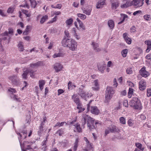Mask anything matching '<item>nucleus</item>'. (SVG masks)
<instances>
[{
  "label": "nucleus",
  "mask_w": 151,
  "mask_h": 151,
  "mask_svg": "<svg viewBox=\"0 0 151 151\" xmlns=\"http://www.w3.org/2000/svg\"><path fill=\"white\" fill-rule=\"evenodd\" d=\"M147 95L148 96H151V88H149L147 89Z\"/></svg>",
  "instance_id": "64"
},
{
  "label": "nucleus",
  "mask_w": 151,
  "mask_h": 151,
  "mask_svg": "<svg viewBox=\"0 0 151 151\" xmlns=\"http://www.w3.org/2000/svg\"><path fill=\"white\" fill-rule=\"evenodd\" d=\"M63 54L61 52L55 53L53 55L52 57L55 58L57 57H60L63 56Z\"/></svg>",
  "instance_id": "44"
},
{
  "label": "nucleus",
  "mask_w": 151,
  "mask_h": 151,
  "mask_svg": "<svg viewBox=\"0 0 151 151\" xmlns=\"http://www.w3.org/2000/svg\"><path fill=\"white\" fill-rule=\"evenodd\" d=\"M135 88H129V91L128 92V97L129 98H131L133 94Z\"/></svg>",
  "instance_id": "29"
},
{
  "label": "nucleus",
  "mask_w": 151,
  "mask_h": 151,
  "mask_svg": "<svg viewBox=\"0 0 151 151\" xmlns=\"http://www.w3.org/2000/svg\"><path fill=\"white\" fill-rule=\"evenodd\" d=\"M28 72L30 73V76L32 78H34L35 76V74L34 73V72L32 70H28Z\"/></svg>",
  "instance_id": "58"
},
{
  "label": "nucleus",
  "mask_w": 151,
  "mask_h": 151,
  "mask_svg": "<svg viewBox=\"0 0 151 151\" xmlns=\"http://www.w3.org/2000/svg\"><path fill=\"white\" fill-rule=\"evenodd\" d=\"M72 98L77 105L81 103L79 99L78 98V96L76 94H74L72 96Z\"/></svg>",
  "instance_id": "22"
},
{
  "label": "nucleus",
  "mask_w": 151,
  "mask_h": 151,
  "mask_svg": "<svg viewBox=\"0 0 151 151\" xmlns=\"http://www.w3.org/2000/svg\"><path fill=\"white\" fill-rule=\"evenodd\" d=\"M93 86L92 88L93 91H97L99 90V81L97 79L95 80L92 83Z\"/></svg>",
  "instance_id": "10"
},
{
  "label": "nucleus",
  "mask_w": 151,
  "mask_h": 151,
  "mask_svg": "<svg viewBox=\"0 0 151 151\" xmlns=\"http://www.w3.org/2000/svg\"><path fill=\"white\" fill-rule=\"evenodd\" d=\"M18 47L19 51H23L24 50V47L22 42H20L18 44Z\"/></svg>",
  "instance_id": "32"
},
{
  "label": "nucleus",
  "mask_w": 151,
  "mask_h": 151,
  "mask_svg": "<svg viewBox=\"0 0 151 151\" xmlns=\"http://www.w3.org/2000/svg\"><path fill=\"white\" fill-rule=\"evenodd\" d=\"M80 95L82 98L85 100L87 99L89 97H91L92 96L91 93H88V92H86L84 91H82L80 92Z\"/></svg>",
  "instance_id": "9"
},
{
  "label": "nucleus",
  "mask_w": 151,
  "mask_h": 151,
  "mask_svg": "<svg viewBox=\"0 0 151 151\" xmlns=\"http://www.w3.org/2000/svg\"><path fill=\"white\" fill-rule=\"evenodd\" d=\"M91 45L92 46L93 50L96 52H99L101 50V49L99 47V44L98 43L92 42Z\"/></svg>",
  "instance_id": "15"
},
{
  "label": "nucleus",
  "mask_w": 151,
  "mask_h": 151,
  "mask_svg": "<svg viewBox=\"0 0 151 151\" xmlns=\"http://www.w3.org/2000/svg\"><path fill=\"white\" fill-rule=\"evenodd\" d=\"M146 116L144 114H141L139 116V118L140 120H143L146 119Z\"/></svg>",
  "instance_id": "63"
},
{
  "label": "nucleus",
  "mask_w": 151,
  "mask_h": 151,
  "mask_svg": "<svg viewBox=\"0 0 151 151\" xmlns=\"http://www.w3.org/2000/svg\"><path fill=\"white\" fill-rule=\"evenodd\" d=\"M31 0H25L24 1V4H22L20 6V7H23L27 8L28 9H29V6L28 3V2H29Z\"/></svg>",
  "instance_id": "26"
},
{
  "label": "nucleus",
  "mask_w": 151,
  "mask_h": 151,
  "mask_svg": "<svg viewBox=\"0 0 151 151\" xmlns=\"http://www.w3.org/2000/svg\"><path fill=\"white\" fill-rule=\"evenodd\" d=\"M15 9V6H14L10 7L8 9L7 12L9 14H12L14 12Z\"/></svg>",
  "instance_id": "33"
},
{
  "label": "nucleus",
  "mask_w": 151,
  "mask_h": 151,
  "mask_svg": "<svg viewBox=\"0 0 151 151\" xmlns=\"http://www.w3.org/2000/svg\"><path fill=\"white\" fill-rule=\"evenodd\" d=\"M61 14V13L60 11H52L51 12V17H53L54 15H58Z\"/></svg>",
  "instance_id": "47"
},
{
  "label": "nucleus",
  "mask_w": 151,
  "mask_h": 151,
  "mask_svg": "<svg viewBox=\"0 0 151 151\" xmlns=\"http://www.w3.org/2000/svg\"><path fill=\"white\" fill-rule=\"evenodd\" d=\"M28 73V70L24 71L22 75V78L25 79L26 78L27 74Z\"/></svg>",
  "instance_id": "56"
},
{
  "label": "nucleus",
  "mask_w": 151,
  "mask_h": 151,
  "mask_svg": "<svg viewBox=\"0 0 151 151\" xmlns=\"http://www.w3.org/2000/svg\"><path fill=\"white\" fill-rule=\"evenodd\" d=\"M108 24L109 27L110 29H113L114 26V22L112 20H109L108 22Z\"/></svg>",
  "instance_id": "31"
},
{
  "label": "nucleus",
  "mask_w": 151,
  "mask_h": 151,
  "mask_svg": "<svg viewBox=\"0 0 151 151\" xmlns=\"http://www.w3.org/2000/svg\"><path fill=\"white\" fill-rule=\"evenodd\" d=\"M48 18V16L46 15L41 17L40 15H38L37 17V20L38 21L40 19V24H43Z\"/></svg>",
  "instance_id": "12"
},
{
  "label": "nucleus",
  "mask_w": 151,
  "mask_h": 151,
  "mask_svg": "<svg viewBox=\"0 0 151 151\" xmlns=\"http://www.w3.org/2000/svg\"><path fill=\"white\" fill-rule=\"evenodd\" d=\"M146 87V82L144 80H141L139 83V89L141 91L145 90Z\"/></svg>",
  "instance_id": "16"
},
{
  "label": "nucleus",
  "mask_w": 151,
  "mask_h": 151,
  "mask_svg": "<svg viewBox=\"0 0 151 151\" xmlns=\"http://www.w3.org/2000/svg\"><path fill=\"white\" fill-rule=\"evenodd\" d=\"M30 28L31 27L30 26H27L26 29L23 33V34L25 35H27L28 34L29 32L30 31Z\"/></svg>",
  "instance_id": "46"
},
{
  "label": "nucleus",
  "mask_w": 151,
  "mask_h": 151,
  "mask_svg": "<svg viewBox=\"0 0 151 151\" xmlns=\"http://www.w3.org/2000/svg\"><path fill=\"white\" fill-rule=\"evenodd\" d=\"M115 93L113 88L110 87H107L106 91L105 102L108 104L112 98L113 95Z\"/></svg>",
  "instance_id": "4"
},
{
  "label": "nucleus",
  "mask_w": 151,
  "mask_h": 151,
  "mask_svg": "<svg viewBox=\"0 0 151 151\" xmlns=\"http://www.w3.org/2000/svg\"><path fill=\"white\" fill-rule=\"evenodd\" d=\"M121 17L123 18V19L121 22L118 23V24H120L122 23L124 21L125 19L127 18L128 17V16L124 14H121Z\"/></svg>",
  "instance_id": "45"
},
{
  "label": "nucleus",
  "mask_w": 151,
  "mask_h": 151,
  "mask_svg": "<svg viewBox=\"0 0 151 151\" xmlns=\"http://www.w3.org/2000/svg\"><path fill=\"white\" fill-rule=\"evenodd\" d=\"M8 91L11 94L15 93L17 91L14 88H10L8 89Z\"/></svg>",
  "instance_id": "50"
},
{
  "label": "nucleus",
  "mask_w": 151,
  "mask_h": 151,
  "mask_svg": "<svg viewBox=\"0 0 151 151\" xmlns=\"http://www.w3.org/2000/svg\"><path fill=\"white\" fill-rule=\"evenodd\" d=\"M45 83V81L43 80H40L39 81V85L40 90H42L43 88V86Z\"/></svg>",
  "instance_id": "27"
},
{
  "label": "nucleus",
  "mask_w": 151,
  "mask_h": 151,
  "mask_svg": "<svg viewBox=\"0 0 151 151\" xmlns=\"http://www.w3.org/2000/svg\"><path fill=\"white\" fill-rule=\"evenodd\" d=\"M65 92V90L62 89H60L58 90V95L59 96L60 94L63 93Z\"/></svg>",
  "instance_id": "55"
},
{
  "label": "nucleus",
  "mask_w": 151,
  "mask_h": 151,
  "mask_svg": "<svg viewBox=\"0 0 151 151\" xmlns=\"http://www.w3.org/2000/svg\"><path fill=\"white\" fill-rule=\"evenodd\" d=\"M136 146L142 151L144 150V148L142 147V145L140 143L138 142L136 143L135 144Z\"/></svg>",
  "instance_id": "35"
},
{
  "label": "nucleus",
  "mask_w": 151,
  "mask_h": 151,
  "mask_svg": "<svg viewBox=\"0 0 151 151\" xmlns=\"http://www.w3.org/2000/svg\"><path fill=\"white\" fill-rule=\"evenodd\" d=\"M57 16H55L51 20L49 21L48 23H53V22H55L57 20Z\"/></svg>",
  "instance_id": "57"
},
{
  "label": "nucleus",
  "mask_w": 151,
  "mask_h": 151,
  "mask_svg": "<svg viewBox=\"0 0 151 151\" xmlns=\"http://www.w3.org/2000/svg\"><path fill=\"white\" fill-rule=\"evenodd\" d=\"M118 85V83L116 81V78H114L113 80V86L114 87H116Z\"/></svg>",
  "instance_id": "59"
},
{
  "label": "nucleus",
  "mask_w": 151,
  "mask_h": 151,
  "mask_svg": "<svg viewBox=\"0 0 151 151\" xmlns=\"http://www.w3.org/2000/svg\"><path fill=\"white\" fill-rule=\"evenodd\" d=\"M106 66L104 64L99 65L98 66V70L101 73H103L105 69Z\"/></svg>",
  "instance_id": "24"
},
{
  "label": "nucleus",
  "mask_w": 151,
  "mask_h": 151,
  "mask_svg": "<svg viewBox=\"0 0 151 151\" xmlns=\"http://www.w3.org/2000/svg\"><path fill=\"white\" fill-rule=\"evenodd\" d=\"M33 144V143L32 142H28L26 141L24 142L22 145L23 147H25L27 150H29L32 149L31 146Z\"/></svg>",
  "instance_id": "17"
},
{
  "label": "nucleus",
  "mask_w": 151,
  "mask_h": 151,
  "mask_svg": "<svg viewBox=\"0 0 151 151\" xmlns=\"http://www.w3.org/2000/svg\"><path fill=\"white\" fill-rule=\"evenodd\" d=\"M62 45L65 47H68L69 49L73 51L77 50V42L72 39H67L65 37L62 40Z\"/></svg>",
  "instance_id": "1"
},
{
  "label": "nucleus",
  "mask_w": 151,
  "mask_h": 151,
  "mask_svg": "<svg viewBox=\"0 0 151 151\" xmlns=\"http://www.w3.org/2000/svg\"><path fill=\"white\" fill-rule=\"evenodd\" d=\"M89 9H86L83 7H81V9L83 11V13L86 14L87 15H90L91 14L92 10V6L90 5L89 6Z\"/></svg>",
  "instance_id": "18"
},
{
  "label": "nucleus",
  "mask_w": 151,
  "mask_h": 151,
  "mask_svg": "<svg viewBox=\"0 0 151 151\" xmlns=\"http://www.w3.org/2000/svg\"><path fill=\"white\" fill-rule=\"evenodd\" d=\"M77 105V108L78 110V113L82 112L85 110V108L82 106L81 103L78 104Z\"/></svg>",
  "instance_id": "23"
},
{
  "label": "nucleus",
  "mask_w": 151,
  "mask_h": 151,
  "mask_svg": "<svg viewBox=\"0 0 151 151\" xmlns=\"http://www.w3.org/2000/svg\"><path fill=\"white\" fill-rule=\"evenodd\" d=\"M64 33L65 36L67 37V39H69L68 38L70 37V35L69 32L68 30H65Z\"/></svg>",
  "instance_id": "61"
},
{
  "label": "nucleus",
  "mask_w": 151,
  "mask_h": 151,
  "mask_svg": "<svg viewBox=\"0 0 151 151\" xmlns=\"http://www.w3.org/2000/svg\"><path fill=\"white\" fill-rule=\"evenodd\" d=\"M110 131L111 132H119L120 131L118 128L115 126L112 127L111 129H110Z\"/></svg>",
  "instance_id": "40"
},
{
  "label": "nucleus",
  "mask_w": 151,
  "mask_h": 151,
  "mask_svg": "<svg viewBox=\"0 0 151 151\" xmlns=\"http://www.w3.org/2000/svg\"><path fill=\"white\" fill-rule=\"evenodd\" d=\"M15 77H10L9 78V80L11 81L13 83V84H15Z\"/></svg>",
  "instance_id": "62"
},
{
  "label": "nucleus",
  "mask_w": 151,
  "mask_h": 151,
  "mask_svg": "<svg viewBox=\"0 0 151 151\" xmlns=\"http://www.w3.org/2000/svg\"><path fill=\"white\" fill-rule=\"evenodd\" d=\"M78 139L77 138L75 142V144L74 146L73 149L75 151H76L77 149V147L78 146Z\"/></svg>",
  "instance_id": "51"
},
{
  "label": "nucleus",
  "mask_w": 151,
  "mask_h": 151,
  "mask_svg": "<svg viewBox=\"0 0 151 151\" xmlns=\"http://www.w3.org/2000/svg\"><path fill=\"white\" fill-rule=\"evenodd\" d=\"M76 21L74 23V25L79 30H83L85 29V26L83 23L78 18H77Z\"/></svg>",
  "instance_id": "5"
},
{
  "label": "nucleus",
  "mask_w": 151,
  "mask_h": 151,
  "mask_svg": "<svg viewBox=\"0 0 151 151\" xmlns=\"http://www.w3.org/2000/svg\"><path fill=\"white\" fill-rule=\"evenodd\" d=\"M27 131H26L22 132L21 134L19 133H17V134L19 135V137H18V139L20 144V145L22 149V151H26V150L23 149L24 147H23V146L22 145H21V139H22V137L23 138V139H25L26 138L27 136Z\"/></svg>",
  "instance_id": "8"
},
{
  "label": "nucleus",
  "mask_w": 151,
  "mask_h": 151,
  "mask_svg": "<svg viewBox=\"0 0 151 151\" xmlns=\"http://www.w3.org/2000/svg\"><path fill=\"white\" fill-rule=\"evenodd\" d=\"M82 117L83 118L82 121H83L84 124H86L87 120L88 127L90 130H92L93 129H96V127L93 126L94 121V119H93L85 114L83 115Z\"/></svg>",
  "instance_id": "3"
},
{
  "label": "nucleus",
  "mask_w": 151,
  "mask_h": 151,
  "mask_svg": "<svg viewBox=\"0 0 151 151\" xmlns=\"http://www.w3.org/2000/svg\"><path fill=\"white\" fill-rule=\"evenodd\" d=\"M129 105L134 109L140 110L142 109V104L139 99L136 97L132 98L129 102Z\"/></svg>",
  "instance_id": "2"
},
{
  "label": "nucleus",
  "mask_w": 151,
  "mask_h": 151,
  "mask_svg": "<svg viewBox=\"0 0 151 151\" xmlns=\"http://www.w3.org/2000/svg\"><path fill=\"white\" fill-rule=\"evenodd\" d=\"M120 123L122 124H125L126 123V119L123 117H121L119 119Z\"/></svg>",
  "instance_id": "38"
},
{
  "label": "nucleus",
  "mask_w": 151,
  "mask_h": 151,
  "mask_svg": "<svg viewBox=\"0 0 151 151\" xmlns=\"http://www.w3.org/2000/svg\"><path fill=\"white\" fill-rule=\"evenodd\" d=\"M128 52V50L127 49H125L122 50L121 52L122 56L123 58L126 57Z\"/></svg>",
  "instance_id": "34"
},
{
  "label": "nucleus",
  "mask_w": 151,
  "mask_h": 151,
  "mask_svg": "<svg viewBox=\"0 0 151 151\" xmlns=\"http://www.w3.org/2000/svg\"><path fill=\"white\" fill-rule=\"evenodd\" d=\"M29 2H30L32 7L35 8L37 4V2L35 0H31Z\"/></svg>",
  "instance_id": "39"
},
{
  "label": "nucleus",
  "mask_w": 151,
  "mask_h": 151,
  "mask_svg": "<svg viewBox=\"0 0 151 151\" xmlns=\"http://www.w3.org/2000/svg\"><path fill=\"white\" fill-rule=\"evenodd\" d=\"M119 2L113 3L112 4L111 6L113 9H116L119 5Z\"/></svg>",
  "instance_id": "43"
},
{
  "label": "nucleus",
  "mask_w": 151,
  "mask_h": 151,
  "mask_svg": "<svg viewBox=\"0 0 151 151\" xmlns=\"http://www.w3.org/2000/svg\"><path fill=\"white\" fill-rule=\"evenodd\" d=\"M92 101H90L89 104H88L87 109L88 111L90 110L91 112L93 114L96 115L100 113L99 110L96 106H91L90 108V104Z\"/></svg>",
  "instance_id": "6"
},
{
  "label": "nucleus",
  "mask_w": 151,
  "mask_h": 151,
  "mask_svg": "<svg viewBox=\"0 0 151 151\" xmlns=\"http://www.w3.org/2000/svg\"><path fill=\"white\" fill-rule=\"evenodd\" d=\"M76 121V119L75 120L73 121L72 122H67V123H66L65 122H62L60 123L59 127H60L63 126L64 124H68V125L72 124L74 122H75Z\"/></svg>",
  "instance_id": "37"
},
{
  "label": "nucleus",
  "mask_w": 151,
  "mask_h": 151,
  "mask_svg": "<svg viewBox=\"0 0 151 151\" xmlns=\"http://www.w3.org/2000/svg\"><path fill=\"white\" fill-rule=\"evenodd\" d=\"M73 22V20L72 18H69L66 20L65 22L66 26L68 27H70L72 24Z\"/></svg>",
  "instance_id": "25"
},
{
  "label": "nucleus",
  "mask_w": 151,
  "mask_h": 151,
  "mask_svg": "<svg viewBox=\"0 0 151 151\" xmlns=\"http://www.w3.org/2000/svg\"><path fill=\"white\" fill-rule=\"evenodd\" d=\"M75 126V128L76 130V131L78 132H81L82 131V129L80 127V125L78 123L74 125Z\"/></svg>",
  "instance_id": "41"
},
{
  "label": "nucleus",
  "mask_w": 151,
  "mask_h": 151,
  "mask_svg": "<svg viewBox=\"0 0 151 151\" xmlns=\"http://www.w3.org/2000/svg\"><path fill=\"white\" fill-rule=\"evenodd\" d=\"M128 124L130 127L132 126L133 124V121L131 119H129L128 121Z\"/></svg>",
  "instance_id": "52"
},
{
  "label": "nucleus",
  "mask_w": 151,
  "mask_h": 151,
  "mask_svg": "<svg viewBox=\"0 0 151 151\" xmlns=\"http://www.w3.org/2000/svg\"><path fill=\"white\" fill-rule=\"evenodd\" d=\"M40 62H38L36 63L32 64L30 65V69H31L35 68H36L40 66Z\"/></svg>",
  "instance_id": "28"
},
{
  "label": "nucleus",
  "mask_w": 151,
  "mask_h": 151,
  "mask_svg": "<svg viewBox=\"0 0 151 151\" xmlns=\"http://www.w3.org/2000/svg\"><path fill=\"white\" fill-rule=\"evenodd\" d=\"M140 74L143 77L146 78L150 75L149 73L146 70L145 68L143 67L139 70Z\"/></svg>",
  "instance_id": "13"
},
{
  "label": "nucleus",
  "mask_w": 151,
  "mask_h": 151,
  "mask_svg": "<svg viewBox=\"0 0 151 151\" xmlns=\"http://www.w3.org/2000/svg\"><path fill=\"white\" fill-rule=\"evenodd\" d=\"M105 4V0H101L99 1L96 5V8L97 9L103 7Z\"/></svg>",
  "instance_id": "21"
},
{
  "label": "nucleus",
  "mask_w": 151,
  "mask_h": 151,
  "mask_svg": "<svg viewBox=\"0 0 151 151\" xmlns=\"http://www.w3.org/2000/svg\"><path fill=\"white\" fill-rule=\"evenodd\" d=\"M145 43L147 47L146 52L148 53L151 50V41L150 40H146L145 42Z\"/></svg>",
  "instance_id": "20"
},
{
  "label": "nucleus",
  "mask_w": 151,
  "mask_h": 151,
  "mask_svg": "<svg viewBox=\"0 0 151 151\" xmlns=\"http://www.w3.org/2000/svg\"><path fill=\"white\" fill-rule=\"evenodd\" d=\"M123 36L127 43L128 45L131 44L132 42L131 39L128 37L127 34L126 33H124Z\"/></svg>",
  "instance_id": "19"
},
{
  "label": "nucleus",
  "mask_w": 151,
  "mask_h": 151,
  "mask_svg": "<svg viewBox=\"0 0 151 151\" xmlns=\"http://www.w3.org/2000/svg\"><path fill=\"white\" fill-rule=\"evenodd\" d=\"M144 19L147 21H150L151 20V16L149 14H146L143 16Z\"/></svg>",
  "instance_id": "42"
},
{
  "label": "nucleus",
  "mask_w": 151,
  "mask_h": 151,
  "mask_svg": "<svg viewBox=\"0 0 151 151\" xmlns=\"http://www.w3.org/2000/svg\"><path fill=\"white\" fill-rule=\"evenodd\" d=\"M126 72L127 74H130L132 73L133 71L131 68H128L126 70Z\"/></svg>",
  "instance_id": "54"
},
{
  "label": "nucleus",
  "mask_w": 151,
  "mask_h": 151,
  "mask_svg": "<svg viewBox=\"0 0 151 151\" xmlns=\"http://www.w3.org/2000/svg\"><path fill=\"white\" fill-rule=\"evenodd\" d=\"M131 5V2H130V0H123L122 3L121 5V7L122 8H126Z\"/></svg>",
  "instance_id": "11"
},
{
  "label": "nucleus",
  "mask_w": 151,
  "mask_h": 151,
  "mask_svg": "<svg viewBox=\"0 0 151 151\" xmlns=\"http://www.w3.org/2000/svg\"><path fill=\"white\" fill-rule=\"evenodd\" d=\"M11 97L12 99L16 101H20V98H18L17 96L15 95H12L11 96Z\"/></svg>",
  "instance_id": "48"
},
{
  "label": "nucleus",
  "mask_w": 151,
  "mask_h": 151,
  "mask_svg": "<svg viewBox=\"0 0 151 151\" xmlns=\"http://www.w3.org/2000/svg\"><path fill=\"white\" fill-rule=\"evenodd\" d=\"M73 36L77 40H78L80 38V36L77 34V32L73 34Z\"/></svg>",
  "instance_id": "60"
},
{
  "label": "nucleus",
  "mask_w": 151,
  "mask_h": 151,
  "mask_svg": "<svg viewBox=\"0 0 151 151\" xmlns=\"http://www.w3.org/2000/svg\"><path fill=\"white\" fill-rule=\"evenodd\" d=\"M84 139L86 142V144L87 146V149H86L85 150L86 151H87L88 150L91 149L92 148V146L91 145V144H89V141L88 140V139L86 137H84Z\"/></svg>",
  "instance_id": "30"
},
{
  "label": "nucleus",
  "mask_w": 151,
  "mask_h": 151,
  "mask_svg": "<svg viewBox=\"0 0 151 151\" xmlns=\"http://www.w3.org/2000/svg\"><path fill=\"white\" fill-rule=\"evenodd\" d=\"M53 68L56 72H58L62 70L63 67V65L60 63H57L53 65Z\"/></svg>",
  "instance_id": "14"
},
{
  "label": "nucleus",
  "mask_w": 151,
  "mask_h": 151,
  "mask_svg": "<svg viewBox=\"0 0 151 151\" xmlns=\"http://www.w3.org/2000/svg\"><path fill=\"white\" fill-rule=\"evenodd\" d=\"M128 85L129 88H135V85L132 82L130 81H127Z\"/></svg>",
  "instance_id": "49"
},
{
  "label": "nucleus",
  "mask_w": 151,
  "mask_h": 151,
  "mask_svg": "<svg viewBox=\"0 0 151 151\" xmlns=\"http://www.w3.org/2000/svg\"><path fill=\"white\" fill-rule=\"evenodd\" d=\"M77 16L82 20H84L86 18V16L84 14L81 13H78Z\"/></svg>",
  "instance_id": "36"
},
{
  "label": "nucleus",
  "mask_w": 151,
  "mask_h": 151,
  "mask_svg": "<svg viewBox=\"0 0 151 151\" xmlns=\"http://www.w3.org/2000/svg\"><path fill=\"white\" fill-rule=\"evenodd\" d=\"M144 0H133L131 2V5L136 8H138L143 6Z\"/></svg>",
  "instance_id": "7"
},
{
  "label": "nucleus",
  "mask_w": 151,
  "mask_h": 151,
  "mask_svg": "<svg viewBox=\"0 0 151 151\" xmlns=\"http://www.w3.org/2000/svg\"><path fill=\"white\" fill-rule=\"evenodd\" d=\"M17 26L18 28L21 27V28H23L24 27V25L23 23L21 22H20L18 23Z\"/></svg>",
  "instance_id": "53"
}]
</instances>
